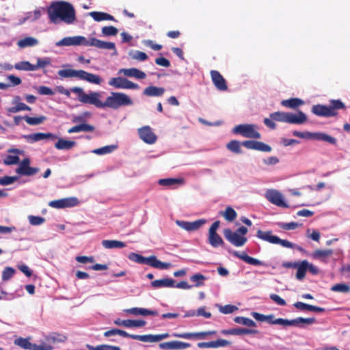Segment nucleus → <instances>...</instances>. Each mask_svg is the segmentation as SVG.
Returning a JSON list of instances; mask_svg holds the SVG:
<instances>
[{
    "label": "nucleus",
    "mask_w": 350,
    "mask_h": 350,
    "mask_svg": "<svg viewBox=\"0 0 350 350\" xmlns=\"http://www.w3.org/2000/svg\"><path fill=\"white\" fill-rule=\"evenodd\" d=\"M79 79L96 85H100L102 82V79L98 75L88 72L83 70H80Z\"/></svg>",
    "instance_id": "obj_30"
},
{
    "label": "nucleus",
    "mask_w": 350,
    "mask_h": 350,
    "mask_svg": "<svg viewBox=\"0 0 350 350\" xmlns=\"http://www.w3.org/2000/svg\"><path fill=\"white\" fill-rule=\"evenodd\" d=\"M29 164V159H24L16 169V173L23 176H33L39 172V168L30 167Z\"/></svg>",
    "instance_id": "obj_15"
},
{
    "label": "nucleus",
    "mask_w": 350,
    "mask_h": 350,
    "mask_svg": "<svg viewBox=\"0 0 350 350\" xmlns=\"http://www.w3.org/2000/svg\"><path fill=\"white\" fill-rule=\"evenodd\" d=\"M14 343L21 348L28 350H31L33 346V343L30 342L29 339L23 338H20L15 340Z\"/></svg>",
    "instance_id": "obj_54"
},
{
    "label": "nucleus",
    "mask_w": 350,
    "mask_h": 350,
    "mask_svg": "<svg viewBox=\"0 0 350 350\" xmlns=\"http://www.w3.org/2000/svg\"><path fill=\"white\" fill-rule=\"evenodd\" d=\"M243 146L250 150H255L265 152H269L271 151V147L260 141L255 140H245L241 142Z\"/></svg>",
    "instance_id": "obj_13"
},
{
    "label": "nucleus",
    "mask_w": 350,
    "mask_h": 350,
    "mask_svg": "<svg viewBox=\"0 0 350 350\" xmlns=\"http://www.w3.org/2000/svg\"><path fill=\"white\" fill-rule=\"evenodd\" d=\"M217 334L215 330H210L196 333H173L172 336L176 338H185V339H204L206 336L215 335Z\"/></svg>",
    "instance_id": "obj_14"
},
{
    "label": "nucleus",
    "mask_w": 350,
    "mask_h": 350,
    "mask_svg": "<svg viewBox=\"0 0 350 350\" xmlns=\"http://www.w3.org/2000/svg\"><path fill=\"white\" fill-rule=\"evenodd\" d=\"M138 133L139 137L146 144H152L157 141V136L149 126L139 129Z\"/></svg>",
    "instance_id": "obj_19"
},
{
    "label": "nucleus",
    "mask_w": 350,
    "mask_h": 350,
    "mask_svg": "<svg viewBox=\"0 0 350 350\" xmlns=\"http://www.w3.org/2000/svg\"><path fill=\"white\" fill-rule=\"evenodd\" d=\"M231 344V342L225 339H217L215 341L202 342L198 343L199 348H217L219 347H226Z\"/></svg>",
    "instance_id": "obj_25"
},
{
    "label": "nucleus",
    "mask_w": 350,
    "mask_h": 350,
    "mask_svg": "<svg viewBox=\"0 0 350 350\" xmlns=\"http://www.w3.org/2000/svg\"><path fill=\"white\" fill-rule=\"evenodd\" d=\"M333 253L334 252L331 249L316 250L312 254V258L319 260L324 263H327L328 258L333 254Z\"/></svg>",
    "instance_id": "obj_26"
},
{
    "label": "nucleus",
    "mask_w": 350,
    "mask_h": 350,
    "mask_svg": "<svg viewBox=\"0 0 350 350\" xmlns=\"http://www.w3.org/2000/svg\"><path fill=\"white\" fill-rule=\"evenodd\" d=\"M219 225L220 221L219 220L215 221L208 230V243L213 247H217L224 244L221 237L217 233V230L219 228Z\"/></svg>",
    "instance_id": "obj_11"
},
{
    "label": "nucleus",
    "mask_w": 350,
    "mask_h": 350,
    "mask_svg": "<svg viewBox=\"0 0 350 350\" xmlns=\"http://www.w3.org/2000/svg\"><path fill=\"white\" fill-rule=\"evenodd\" d=\"M29 222L33 226H38L44 222V218L40 216H33L31 215L29 217Z\"/></svg>",
    "instance_id": "obj_64"
},
{
    "label": "nucleus",
    "mask_w": 350,
    "mask_h": 350,
    "mask_svg": "<svg viewBox=\"0 0 350 350\" xmlns=\"http://www.w3.org/2000/svg\"><path fill=\"white\" fill-rule=\"evenodd\" d=\"M266 198L272 204L280 207H287L283 200L282 195L278 191L270 189L266 192Z\"/></svg>",
    "instance_id": "obj_18"
},
{
    "label": "nucleus",
    "mask_w": 350,
    "mask_h": 350,
    "mask_svg": "<svg viewBox=\"0 0 350 350\" xmlns=\"http://www.w3.org/2000/svg\"><path fill=\"white\" fill-rule=\"evenodd\" d=\"M46 340L53 343L64 342L67 340V336L60 333L53 332L46 337Z\"/></svg>",
    "instance_id": "obj_45"
},
{
    "label": "nucleus",
    "mask_w": 350,
    "mask_h": 350,
    "mask_svg": "<svg viewBox=\"0 0 350 350\" xmlns=\"http://www.w3.org/2000/svg\"><path fill=\"white\" fill-rule=\"evenodd\" d=\"M116 148V146H106L100 148L94 149L92 152L96 154H104L111 152Z\"/></svg>",
    "instance_id": "obj_57"
},
{
    "label": "nucleus",
    "mask_w": 350,
    "mask_h": 350,
    "mask_svg": "<svg viewBox=\"0 0 350 350\" xmlns=\"http://www.w3.org/2000/svg\"><path fill=\"white\" fill-rule=\"evenodd\" d=\"M118 335L124 337V338H131L134 340H137L142 342H144V335H135V334H130L127 333L126 332L119 329H118Z\"/></svg>",
    "instance_id": "obj_55"
},
{
    "label": "nucleus",
    "mask_w": 350,
    "mask_h": 350,
    "mask_svg": "<svg viewBox=\"0 0 350 350\" xmlns=\"http://www.w3.org/2000/svg\"><path fill=\"white\" fill-rule=\"evenodd\" d=\"M95 129V127L92 125L83 123L78 125H75L68 130V133H74L79 132H92Z\"/></svg>",
    "instance_id": "obj_35"
},
{
    "label": "nucleus",
    "mask_w": 350,
    "mask_h": 350,
    "mask_svg": "<svg viewBox=\"0 0 350 350\" xmlns=\"http://www.w3.org/2000/svg\"><path fill=\"white\" fill-rule=\"evenodd\" d=\"M256 237L263 241H267L272 244H280L287 248H293V244L288 240L281 239L277 236L272 235L271 230L264 232L258 230L256 232Z\"/></svg>",
    "instance_id": "obj_8"
},
{
    "label": "nucleus",
    "mask_w": 350,
    "mask_h": 350,
    "mask_svg": "<svg viewBox=\"0 0 350 350\" xmlns=\"http://www.w3.org/2000/svg\"><path fill=\"white\" fill-rule=\"evenodd\" d=\"M191 281L196 282L195 286L199 287L204 285V281L206 280V278L201 274L196 273L190 277Z\"/></svg>",
    "instance_id": "obj_52"
},
{
    "label": "nucleus",
    "mask_w": 350,
    "mask_h": 350,
    "mask_svg": "<svg viewBox=\"0 0 350 350\" xmlns=\"http://www.w3.org/2000/svg\"><path fill=\"white\" fill-rule=\"evenodd\" d=\"M146 321L144 320H122L118 319L114 321V324L116 325H122L125 327H142L146 325Z\"/></svg>",
    "instance_id": "obj_23"
},
{
    "label": "nucleus",
    "mask_w": 350,
    "mask_h": 350,
    "mask_svg": "<svg viewBox=\"0 0 350 350\" xmlns=\"http://www.w3.org/2000/svg\"><path fill=\"white\" fill-rule=\"evenodd\" d=\"M76 146L75 141L66 140L60 138L55 144V148L57 150H70Z\"/></svg>",
    "instance_id": "obj_36"
},
{
    "label": "nucleus",
    "mask_w": 350,
    "mask_h": 350,
    "mask_svg": "<svg viewBox=\"0 0 350 350\" xmlns=\"http://www.w3.org/2000/svg\"><path fill=\"white\" fill-rule=\"evenodd\" d=\"M232 132L234 134L240 135L246 138L260 139L261 135L258 132V127L253 124H241L235 126Z\"/></svg>",
    "instance_id": "obj_6"
},
{
    "label": "nucleus",
    "mask_w": 350,
    "mask_h": 350,
    "mask_svg": "<svg viewBox=\"0 0 350 350\" xmlns=\"http://www.w3.org/2000/svg\"><path fill=\"white\" fill-rule=\"evenodd\" d=\"M129 260L141 265H148L152 267L159 269H167L171 264L169 262H163L157 258L155 256H150L149 257H144L137 253L131 252L128 255Z\"/></svg>",
    "instance_id": "obj_5"
},
{
    "label": "nucleus",
    "mask_w": 350,
    "mask_h": 350,
    "mask_svg": "<svg viewBox=\"0 0 350 350\" xmlns=\"http://www.w3.org/2000/svg\"><path fill=\"white\" fill-rule=\"evenodd\" d=\"M102 245L106 249L122 248L126 247L124 242L118 240H103Z\"/></svg>",
    "instance_id": "obj_38"
},
{
    "label": "nucleus",
    "mask_w": 350,
    "mask_h": 350,
    "mask_svg": "<svg viewBox=\"0 0 350 350\" xmlns=\"http://www.w3.org/2000/svg\"><path fill=\"white\" fill-rule=\"evenodd\" d=\"M175 280L172 278H163L161 280H156L151 282V286L154 288L167 287L174 288Z\"/></svg>",
    "instance_id": "obj_31"
},
{
    "label": "nucleus",
    "mask_w": 350,
    "mask_h": 350,
    "mask_svg": "<svg viewBox=\"0 0 350 350\" xmlns=\"http://www.w3.org/2000/svg\"><path fill=\"white\" fill-rule=\"evenodd\" d=\"M57 74L61 78L77 77L79 79L80 70H77L73 69H62L59 70Z\"/></svg>",
    "instance_id": "obj_41"
},
{
    "label": "nucleus",
    "mask_w": 350,
    "mask_h": 350,
    "mask_svg": "<svg viewBox=\"0 0 350 350\" xmlns=\"http://www.w3.org/2000/svg\"><path fill=\"white\" fill-rule=\"evenodd\" d=\"M38 44V40L32 37H27L18 41L17 45L20 48L33 46Z\"/></svg>",
    "instance_id": "obj_43"
},
{
    "label": "nucleus",
    "mask_w": 350,
    "mask_h": 350,
    "mask_svg": "<svg viewBox=\"0 0 350 350\" xmlns=\"http://www.w3.org/2000/svg\"><path fill=\"white\" fill-rule=\"evenodd\" d=\"M86 347L89 350H121L119 347L111 346L109 345H100L96 347L92 346L90 345H86Z\"/></svg>",
    "instance_id": "obj_53"
},
{
    "label": "nucleus",
    "mask_w": 350,
    "mask_h": 350,
    "mask_svg": "<svg viewBox=\"0 0 350 350\" xmlns=\"http://www.w3.org/2000/svg\"><path fill=\"white\" fill-rule=\"evenodd\" d=\"M172 349H184L191 346L189 343L181 341L173 340L172 341Z\"/></svg>",
    "instance_id": "obj_62"
},
{
    "label": "nucleus",
    "mask_w": 350,
    "mask_h": 350,
    "mask_svg": "<svg viewBox=\"0 0 350 350\" xmlns=\"http://www.w3.org/2000/svg\"><path fill=\"white\" fill-rule=\"evenodd\" d=\"M294 321L296 322L295 324V326L299 327H304V325H311L316 322L315 318H303V317H298L297 319H295Z\"/></svg>",
    "instance_id": "obj_50"
},
{
    "label": "nucleus",
    "mask_w": 350,
    "mask_h": 350,
    "mask_svg": "<svg viewBox=\"0 0 350 350\" xmlns=\"http://www.w3.org/2000/svg\"><path fill=\"white\" fill-rule=\"evenodd\" d=\"M276 323V325H281L284 327L286 326H295V324L296 322L294 321V319L288 320V319H284L282 318L275 319V321L273 322Z\"/></svg>",
    "instance_id": "obj_61"
},
{
    "label": "nucleus",
    "mask_w": 350,
    "mask_h": 350,
    "mask_svg": "<svg viewBox=\"0 0 350 350\" xmlns=\"http://www.w3.org/2000/svg\"><path fill=\"white\" fill-rule=\"evenodd\" d=\"M270 118L274 121L287 123L288 112L276 111L271 113Z\"/></svg>",
    "instance_id": "obj_48"
},
{
    "label": "nucleus",
    "mask_w": 350,
    "mask_h": 350,
    "mask_svg": "<svg viewBox=\"0 0 350 350\" xmlns=\"http://www.w3.org/2000/svg\"><path fill=\"white\" fill-rule=\"evenodd\" d=\"M14 68L16 70H29V71L36 70L34 64H31L29 62H27V61L20 62L16 64L14 66Z\"/></svg>",
    "instance_id": "obj_49"
},
{
    "label": "nucleus",
    "mask_w": 350,
    "mask_h": 350,
    "mask_svg": "<svg viewBox=\"0 0 350 350\" xmlns=\"http://www.w3.org/2000/svg\"><path fill=\"white\" fill-rule=\"evenodd\" d=\"M78 204V199L75 197L62 198L53 200L49 203V205L55 208H64L66 207L75 206Z\"/></svg>",
    "instance_id": "obj_16"
},
{
    "label": "nucleus",
    "mask_w": 350,
    "mask_h": 350,
    "mask_svg": "<svg viewBox=\"0 0 350 350\" xmlns=\"http://www.w3.org/2000/svg\"><path fill=\"white\" fill-rule=\"evenodd\" d=\"M170 336L168 333H164L161 334H146L144 335V342H156L161 341L163 339L167 338Z\"/></svg>",
    "instance_id": "obj_42"
},
{
    "label": "nucleus",
    "mask_w": 350,
    "mask_h": 350,
    "mask_svg": "<svg viewBox=\"0 0 350 350\" xmlns=\"http://www.w3.org/2000/svg\"><path fill=\"white\" fill-rule=\"evenodd\" d=\"M212 81L217 90L226 91L228 89L226 81L224 77L217 70L210 72Z\"/></svg>",
    "instance_id": "obj_21"
},
{
    "label": "nucleus",
    "mask_w": 350,
    "mask_h": 350,
    "mask_svg": "<svg viewBox=\"0 0 350 350\" xmlns=\"http://www.w3.org/2000/svg\"><path fill=\"white\" fill-rule=\"evenodd\" d=\"M23 137L29 142L33 143L43 139L55 140L57 138V136L51 133H36L29 135H25Z\"/></svg>",
    "instance_id": "obj_20"
},
{
    "label": "nucleus",
    "mask_w": 350,
    "mask_h": 350,
    "mask_svg": "<svg viewBox=\"0 0 350 350\" xmlns=\"http://www.w3.org/2000/svg\"><path fill=\"white\" fill-rule=\"evenodd\" d=\"M47 13L50 21L54 24H57L59 21L72 24L76 21L75 8L66 1L53 2L48 8Z\"/></svg>",
    "instance_id": "obj_1"
},
{
    "label": "nucleus",
    "mask_w": 350,
    "mask_h": 350,
    "mask_svg": "<svg viewBox=\"0 0 350 350\" xmlns=\"http://www.w3.org/2000/svg\"><path fill=\"white\" fill-rule=\"evenodd\" d=\"M304 104V101L297 98H293L287 100H283L281 102V105L284 107L295 109Z\"/></svg>",
    "instance_id": "obj_40"
},
{
    "label": "nucleus",
    "mask_w": 350,
    "mask_h": 350,
    "mask_svg": "<svg viewBox=\"0 0 350 350\" xmlns=\"http://www.w3.org/2000/svg\"><path fill=\"white\" fill-rule=\"evenodd\" d=\"M234 321L238 324L244 325L248 327H256V323L252 319L244 317H236Z\"/></svg>",
    "instance_id": "obj_47"
},
{
    "label": "nucleus",
    "mask_w": 350,
    "mask_h": 350,
    "mask_svg": "<svg viewBox=\"0 0 350 350\" xmlns=\"http://www.w3.org/2000/svg\"><path fill=\"white\" fill-rule=\"evenodd\" d=\"M20 100V96H16L14 99V103H16V106L8 108V111L10 113H17L21 111H30L31 109V107L26 104L19 102Z\"/></svg>",
    "instance_id": "obj_32"
},
{
    "label": "nucleus",
    "mask_w": 350,
    "mask_h": 350,
    "mask_svg": "<svg viewBox=\"0 0 350 350\" xmlns=\"http://www.w3.org/2000/svg\"><path fill=\"white\" fill-rule=\"evenodd\" d=\"M118 335L124 337V338H131L134 340H137L142 342H144V335H135V334H130L127 333L126 332L119 329H118Z\"/></svg>",
    "instance_id": "obj_56"
},
{
    "label": "nucleus",
    "mask_w": 350,
    "mask_h": 350,
    "mask_svg": "<svg viewBox=\"0 0 350 350\" xmlns=\"http://www.w3.org/2000/svg\"><path fill=\"white\" fill-rule=\"evenodd\" d=\"M19 157L17 155H8L4 159L3 163L7 165L16 164L19 162Z\"/></svg>",
    "instance_id": "obj_63"
},
{
    "label": "nucleus",
    "mask_w": 350,
    "mask_h": 350,
    "mask_svg": "<svg viewBox=\"0 0 350 350\" xmlns=\"http://www.w3.org/2000/svg\"><path fill=\"white\" fill-rule=\"evenodd\" d=\"M206 223V220L205 219H200L194 221H176V224L179 227L189 232L198 230Z\"/></svg>",
    "instance_id": "obj_17"
},
{
    "label": "nucleus",
    "mask_w": 350,
    "mask_h": 350,
    "mask_svg": "<svg viewBox=\"0 0 350 350\" xmlns=\"http://www.w3.org/2000/svg\"><path fill=\"white\" fill-rule=\"evenodd\" d=\"M15 270L12 267H7L2 272V280L3 281L9 280L15 273Z\"/></svg>",
    "instance_id": "obj_59"
},
{
    "label": "nucleus",
    "mask_w": 350,
    "mask_h": 350,
    "mask_svg": "<svg viewBox=\"0 0 350 350\" xmlns=\"http://www.w3.org/2000/svg\"><path fill=\"white\" fill-rule=\"evenodd\" d=\"M293 135L295 137H298L303 139H314L319 141L326 142L330 144H336V139L332 136H330L324 133H310V132H300L297 131H294L293 132Z\"/></svg>",
    "instance_id": "obj_7"
},
{
    "label": "nucleus",
    "mask_w": 350,
    "mask_h": 350,
    "mask_svg": "<svg viewBox=\"0 0 350 350\" xmlns=\"http://www.w3.org/2000/svg\"><path fill=\"white\" fill-rule=\"evenodd\" d=\"M101 94L98 92H90L83 96L81 103L94 105L99 109H104L105 102L100 100Z\"/></svg>",
    "instance_id": "obj_12"
},
{
    "label": "nucleus",
    "mask_w": 350,
    "mask_h": 350,
    "mask_svg": "<svg viewBox=\"0 0 350 350\" xmlns=\"http://www.w3.org/2000/svg\"><path fill=\"white\" fill-rule=\"evenodd\" d=\"M108 83L110 86L117 89L137 90L139 88L138 84L122 77L111 78L109 81Z\"/></svg>",
    "instance_id": "obj_10"
},
{
    "label": "nucleus",
    "mask_w": 350,
    "mask_h": 350,
    "mask_svg": "<svg viewBox=\"0 0 350 350\" xmlns=\"http://www.w3.org/2000/svg\"><path fill=\"white\" fill-rule=\"evenodd\" d=\"M133 105V100L126 94L113 92L107 96L105 101L104 109L106 107L118 109L123 106Z\"/></svg>",
    "instance_id": "obj_4"
},
{
    "label": "nucleus",
    "mask_w": 350,
    "mask_h": 350,
    "mask_svg": "<svg viewBox=\"0 0 350 350\" xmlns=\"http://www.w3.org/2000/svg\"><path fill=\"white\" fill-rule=\"evenodd\" d=\"M183 178H162L159 179L158 183L159 185L165 186V187H170L174 185H183L184 184Z\"/></svg>",
    "instance_id": "obj_39"
},
{
    "label": "nucleus",
    "mask_w": 350,
    "mask_h": 350,
    "mask_svg": "<svg viewBox=\"0 0 350 350\" xmlns=\"http://www.w3.org/2000/svg\"><path fill=\"white\" fill-rule=\"evenodd\" d=\"M331 290L335 292L348 293L350 291V286L345 284H336L332 286Z\"/></svg>",
    "instance_id": "obj_58"
},
{
    "label": "nucleus",
    "mask_w": 350,
    "mask_h": 350,
    "mask_svg": "<svg viewBox=\"0 0 350 350\" xmlns=\"http://www.w3.org/2000/svg\"><path fill=\"white\" fill-rule=\"evenodd\" d=\"M232 255L241 259L242 260L250 265L262 266L266 265V264L264 262L248 256L245 252H242L241 254H240L237 251H234L232 252Z\"/></svg>",
    "instance_id": "obj_27"
},
{
    "label": "nucleus",
    "mask_w": 350,
    "mask_h": 350,
    "mask_svg": "<svg viewBox=\"0 0 350 350\" xmlns=\"http://www.w3.org/2000/svg\"><path fill=\"white\" fill-rule=\"evenodd\" d=\"M241 146H242L241 142L237 140H231L227 144L226 148L234 153L241 154L242 152Z\"/></svg>",
    "instance_id": "obj_46"
},
{
    "label": "nucleus",
    "mask_w": 350,
    "mask_h": 350,
    "mask_svg": "<svg viewBox=\"0 0 350 350\" xmlns=\"http://www.w3.org/2000/svg\"><path fill=\"white\" fill-rule=\"evenodd\" d=\"M225 239L235 247H242L247 241L246 237L241 236L237 231H232L230 228H226L223 231Z\"/></svg>",
    "instance_id": "obj_9"
},
{
    "label": "nucleus",
    "mask_w": 350,
    "mask_h": 350,
    "mask_svg": "<svg viewBox=\"0 0 350 350\" xmlns=\"http://www.w3.org/2000/svg\"><path fill=\"white\" fill-rule=\"evenodd\" d=\"M24 120L29 125H38L42 124L46 120V117L44 116L39 117H29L28 116H25Z\"/></svg>",
    "instance_id": "obj_51"
},
{
    "label": "nucleus",
    "mask_w": 350,
    "mask_h": 350,
    "mask_svg": "<svg viewBox=\"0 0 350 350\" xmlns=\"http://www.w3.org/2000/svg\"><path fill=\"white\" fill-rule=\"evenodd\" d=\"M165 92L163 88L150 85L144 90V94L147 96H161Z\"/></svg>",
    "instance_id": "obj_34"
},
{
    "label": "nucleus",
    "mask_w": 350,
    "mask_h": 350,
    "mask_svg": "<svg viewBox=\"0 0 350 350\" xmlns=\"http://www.w3.org/2000/svg\"><path fill=\"white\" fill-rule=\"evenodd\" d=\"M220 215L223 216L228 221H234L237 217V212L230 206H228L224 211L220 212Z\"/></svg>",
    "instance_id": "obj_44"
},
{
    "label": "nucleus",
    "mask_w": 350,
    "mask_h": 350,
    "mask_svg": "<svg viewBox=\"0 0 350 350\" xmlns=\"http://www.w3.org/2000/svg\"><path fill=\"white\" fill-rule=\"evenodd\" d=\"M120 74H123L128 77H134L137 79H144L146 78V75L144 72L135 68H122L118 72Z\"/></svg>",
    "instance_id": "obj_24"
},
{
    "label": "nucleus",
    "mask_w": 350,
    "mask_h": 350,
    "mask_svg": "<svg viewBox=\"0 0 350 350\" xmlns=\"http://www.w3.org/2000/svg\"><path fill=\"white\" fill-rule=\"evenodd\" d=\"M118 32V29L113 26H105L102 28V33L106 36H116Z\"/></svg>",
    "instance_id": "obj_60"
},
{
    "label": "nucleus",
    "mask_w": 350,
    "mask_h": 350,
    "mask_svg": "<svg viewBox=\"0 0 350 350\" xmlns=\"http://www.w3.org/2000/svg\"><path fill=\"white\" fill-rule=\"evenodd\" d=\"M90 16L92 17V18L98 22L103 21H115L114 17L107 13L102 12H91L89 13Z\"/></svg>",
    "instance_id": "obj_37"
},
{
    "label": "nucleus",
    "mask_w": 350,
    "mask_h": 350,
    "mask_svg": "<svg viewBox=\"0 0 350 350\" xmlns=\"http://www.w3.org/2000/svg\"><path fill=\"white\" fill-rule=\"evenodd\" d=\"M308 267V261L307 260H304L301 262H298L297 267H295V269H297L296 273V278L298 280H302L305 278Z\"/></svg>",
    "instance_id": "obj_33"
},
{
    "label": "nucleus",
    "mask_w": 350,
    "mask_h": 350,
    "mask_svg": "<svg viewBox=\"0 0 350 350\" xmlns=\"http://www.w3.org/2000/svg\"><path fill=\"white\" fill-rule=\"evenodd\" d=\"M306 120V115L301 111H299L297 114L288 113L287 123L301 124Z\"/></svg>",
    "instance_id": "obj_28"
},
{
    "label": "nucleus",
    "mask_w": 350,
    "mask_h": 350,
    "mask_svg": "<svg viewBox=\"0 0 350 350\" xmlns=\"http://www.w3.org/2000/svg\"><path fill=\"white\" fill-rule=\"evenodd\" d=\"M221 334L223 335H243V334H256L258 333L257 329H248V328H232L228 329L221 330Z\"/></svg>",
    "instance_id": "obj_22"
},
{
    "label": "nucleus",
    "mask_w": 350,
    "mask_h": 350,
    "mask_svg": "<svg viewBox=\"0 0 350 350\" xmlns=\"http://www.w3.org/2000/svg\"><path fill=\"white\" fill-rule=\"evenodd\" d=\"M124 311H125V312H126L128 314H133L135 316H138V315L157 316L158 314V312L156 310H151L142 308H132L126 309Z\"/></svg>",
    "instance_id": "obj_29"
},
{
    "label": "nucleus",
    "mask_w": 350,
    "mask_h": 350,
    "mask_svg": "<svg viewBox=\"0 0 350 350\" xmlns=\"http://www.w3.org/2000/svg\"><path fill=\"white\" fill-rule=\"evenodd\" d=\"M56 44L57 46H93L102 49L116 50V46L113 42L102 41L95 38L87 40L81 36L64 38L57 42Z\"/></svg>",
    "instance_id": "obj_2"
},
{
    "label": "nucleus",
    "mask_w": 350,
    "mask_h": 350,
    "mask_svg": "<svg viewBox=\"0 0 350 350\" xmlns=\"http://www.w3.org/2000/svg\"><path fill=\"white\" fill-rule=\"evenodd\" d=\"M345 105L340 100H331L329 106L323 105H313L311 111L317 116L333 117L338 113L337 110L345 109Z\"/></svg>",
    "instance_id": "obj_3"
}]
</instances>
